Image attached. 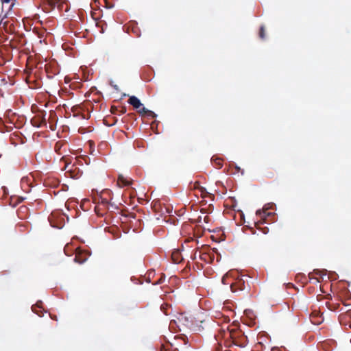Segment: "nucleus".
<instances>
[{"label":"nucleus","instance_id":"aec40b11","mask_svg":"<svg viewBox=\"0 0 351 351\" xmlns=\"http://www.w3.org/2000/svg\"><path fill=\"white\" fill-rule=\"evenodd\" d=\"M259 225H260V221L256 223V228L258 230H261L263 234H267L269 232V228L267 227L261 228L259 226Z\"/></svg>","mask_w":351,"mask_h":351},{"label":"nucleus","instance_id":"c85d7f7f","mask_svg":"<svg viewBox=\"0 0 351 351\" xmlns=\"http://www.w3.org/2000/svg\"><path fill=\"white\" fill-rule=\"evenodd\" d=\"M204 191H205V189L202 187V188L201 189V192H202V193H204Z\"/></svg>","mask_w":351,"mask_h":351},{"label":"nucleus","instance_id":"4468645a","mask_svg":"<svg viewBox=\"0 0 351 351\" xmlns=\"http://www.w3.org/2000/svg\"><path fill=\"white\" fill-rule=\"evenodd\" d=\"M3 8L8 5V12H10L16 3V0H1Z\"/></svg>","mask_w":351,"mask_h":351},{"label":"nucleus","instance_id":"b1692460","mask_svg":"<svg viewBox=\"0 0 351 351\" xmlns=\"http://www.w3.org/2000/svg\"><path fill=\"white\" fill-rule=\"evenodd\" d=\"M106 3V6L107 8H112L113 7V5L111 3H109L107 0H104Z\"/></svg>","mask_w":351,"mask_h":351},{"label":"nucleus","instance_id":"0eeeda50","mask_svg":"<svg viewBox=\"0 0 351 351\" xmlns=\"http://www.w3.org/2000/svg\"><path fill=\"white\" fill-rule=\"evenodd\" d=\"M66 141H58L56 143L54 146V151L58 154V155H63L66 152V149L65 147L66 146Z\"/></svg>","mask_w":351,"mask_h":351},{"label":"nucleus","instance_id":"7ed1b4c3","mask_svg":"<svg viewBox=\"0 0 351 351\" xmlns=\"http://www.w3.org/2000/svg\"><path fill=\"white\" fill-rule=\"evenodd\" d=\"M240 333V331L234 329H230L228 327L226 330L221 329L220 330V335L222 338L226 340L231 339L234 344H237V338Z\"/></svg>","mask_w":351,"mask_h":351},{"label":"nucleus","instance_id":"a878e982","mask_svg":"<svg viewBox=\"0 0 351 351\" xmlns=\"http://www.w3.org/2000/svg\"><path fill=\"white\" fill-rule=\"evenodd\" d=\"M160 351H169V349L166 348L164 345L161 346Z\"/></svg>","mask_w":351,"mask_h":351},{"label":"nucleus","instance_id":"f03ea898","mask_svg":"<svg viewBox=\"0 0 351 351\" xmlns=\"http://www.w3.org/2000/svg\"><path fill=\"white\" fill-rule=\"evenodd\" d=\"M233 279L234 281L230 282V289L232 292L236 293L245 289L246 285L243 276H239L237 272V275Z\"/></svg>","mask_w":351,"mask_h":351},{"label":"nucleus","instance_id":"423d86ee","mask_svg":"<svg viewBox=\"0 0 351 351\" xmlns=\"http://www.w3.org/2000/svg\"><path fill=\"white\" fill-rule=\"evenodd\" d=\"M88 258V254L86 252H84L80 249H76L75 256L74 261L79 263H84Z\"/></svg>","mask_w":351,"mask_h":351},{"label":"nucleus","instance_id":"6ab92c4d","mask_svg":"<svg viewBox=\"0 0 351 351\" xmlns=\"http://www.w3.org/2000/svg\"><path fill=\"white\" fill-rule=\"evenodd\" d=\"M61 161L64 162L65 165L64 167V169H66L69 167V165L71 163V158L68 156L63 155Z\"/></svg>","mask_w":351,"mask_h":351},{"label":"nucleus","instance_id":"f8f14e48","mask_svg":"<svg viewBox=\"0 0 351 351\" xmlns=\"http://www.w3.org/2000/svg\"><path fill=\"white\" fill-rule=\"evenodd\" d=\"M60 213L58 212H53L49 217V221L50 222V224L51 226L54 227V228H60L62 226V223L60 222V223H56L53 221L55 219V218L57 217L58 215H59Z\"/></svg>","mask_w":351,"mask_h":351},{"label":"nucleus","instance_id":"a211bd4d","mask_svg":"<svg viewBox=\"0 0 351 351\" xmlns=\"http://www.w3.org/2000/svg\"><path fill=\"white\" fill-rule=\"evenodd\" d=\"M256 215L257 216H258L261 219H263L264 221H266V216H269L271 215L270 213H267V210H258L256 212Z\"/></svg>","mask_w":351,"mask_h":351},{"label":"nucleus","instance_id":"1a4fd4ad","mask_svg":"<svg viewBox=\"0 0 351 351\" xmlns=\"http://www.w3.org/2000/svg\"><path fill=\"white\" fill-rule=\"evenodd\" d=\"M128 103L132 105L136 110L143 106L141 101L136 96H131L128 99Z\"/></svg>","mask_w":351,"mask_h":351},{"label":"nucleus","instance_id":"cd10ccee","mask_svg":"<svg viewBox=\"0 0 351 351\" xmlns=\"http://www.w3.org/2000/svg\"><path fill=\"white\" fill-rule=\"evenodd\" d=\"M121 114H124L126 112V108L125 107H123L120 111Z\"/></svg>","mask_w":351,"mask_h":351},{"label":"nucleus","instance_id":"4be33fe9","mask_svg":"<svg viewBox=\"0 0 351 351\" xmlns=\"http://www.w3.org/2000/svg\"><path fill=\"white\" fill-rule=\"evenodd\" d=\"M259 37L261 39H265V27L263 25H262L261 27H260V30H259Z\"/></svg>","mask_w":351,"mask_h":351},{"label":"nucleus","instance_id":"f3484780","mask_svg":"<svg viewBox=\"0 0 351 351\" xmlns=\"http://www.w3.org/2000/svg\"><path fill=\"white\" fill-rule=\"evenodd\" d=\"M211 161L214 167L217 169H221L223 167V161L220 158L213 156L211 158Z\"/></svg>","mask_w":351,"mask_h":351},{"label":"nucleus","instance_id":"393cba45","mask_svg":"<svg viewBox=\"0 0 351 351\" xmlns=\"http://www.w3.org/2000/svg\"><path fill=\"white\" fill-rule=\"evenodd\" d=\"M324 271H319L318 269H314L313 271V273L315 274L316 275H320Z\"/></svg>","mask_w":351,"mask_h":351},{"label":"nucleus","instance_id":"7c9ffc66","mask_svg":"<svg viewBox=\"0 0 351 351\" xmlns=\"http://www.w3.org/2000/svg\"><path fill=\"white\" fill-rule=\"evenodd\" d=\"M51 317L52 319H56V316H54V317H52V316H51Z\"/></svg>","mask_w":351,"mask_h":351},{"label":"nucleus","instance_id":"6e6552de","mask_svg":"<svg viewBox=\"0 0 351 351\" xmlns=\"http://www.w3.org/2000/svg\"><path fill=\"white\" fill-rule=\"evenodd\" d=\"M58 120V117L56 115V112L53 110H51L49 112V117H48V122L49 123V128L51 130H56V124Z\"/></svg>","mask_w":351,"mask_h":351},{"label":"nucleus","instance_id":"bb28decb","mask_svg":"<svg viewBox=\"0 0 351 351\" xmlns=\"http://www.w3.org/2000/svg\"><path fill=\"white\" fill-rule=\"evenodd\" d=\"M209 220H210V217L208 216H205L204 218V221L206 222V223H208L209 222Z\"/></svg>","mask_w":351,"mask_h":351},{"label":"nucleus","instance_id":"9d476101","mask_svg":"<svg viewBox=\"0 0 351 351\" xmlns=\"http://www.w3.org/2000/svg\"><path fill=\"white\" fill-rule=\"evenodd\" d=\"M236 275H237V271H229L226 274H225L223 276L222 280H221L222 283L224 285L230 284V282H229L228 281V280L230 278H235Z\"/></svg>","mask_w":351,"mask_h":351},{"label":"nucleus","instance_id":"f257e3e1","mask_svg":"<svg viewBox=\"0 0 351 351\" xmlns=\"http://www.w3.org/2000/svg\"><path fill=\"white\" fill-rule=\"evenodd\" d=\"M43 9L45 12H49L57 7L60 10L64 9L68 10L67 1L66 0H41Z\"/></svg>","mask_w":351,"mask_h":351},{"label":"nucleus","instance_id":"20e7f679","mask_svg":"<svg viewBox=\"0 0 351 351\" xmlns=\"http://www.w3.org/2000/svg\"><path fill=\"white\" fill-rule=\"evenodd\" d=\"M110 193L111 192L109 190H106L101 192L100 197L98 198V203L100 206H102L106 208H108Z\"/></svg>","mask_w":351,"mask_h":351},{"label":"nucleus","instance_id":"5701e85b","mask_svg":"<svg viewBox=\"0 0 351 351\" xmlns=\"http://www.w3.org/2000/svg\"><path fill=\"white\" fill-rule=\"evenodd\" d=\"M165 279V275L164 274H161L160 278L154 284V285H160L164 282Z\"/></svg>","mask_w":351,"mask_h":351},{"label":"nucleus","instance_id":"c756f323","mask_svg":"<svg viewBox=\"0 0 351 351\" xmlns=\"http://www.w3.org/2000/svg\"><path fill=\"white\" fill-rule=\"evenodd\" d=\"M67 248H68V246H66V247H64V252H65V253H66V250H67Z\"/></svg>","mask_w":351,"mask_h":351},{"label":"nucleus","instance_id":"2eb2a0df","mask_svg":"<svg viewBox=\"0 0 351 351\" xmlns=\"http://www.w3.org/2000/svg\"><path fill=\"white\" fill-rule=\"evenodd\" d=\"M52 69L51 65H45V70L46 72L48 73L49 77H52L53 75L58 73V69L57 66H53V69Z\"/></svg>","mask_w":351,"mask_h":351},{"label":"nucleus","instance_id":"39448f33","mask_svg":"<svg viewBox=\"0 0 351 351\" xmlns=\"http://www.w3.org/2000/svg\"><path fill=\"white\" fill-rule=\"evenodd\" d=\"M32 124L34 127L40 128L47 125V119L43 114H38L35 116L31 121Z\"/></svg>","mask_w":351,"mask_h":351},{"label":"nucleus","instance_id":"ddd939ff","mask_svg":"<svg viewBox=\"0 0 351 351\" xmlns=\"http://www.w3.org/2000/svg\"><path fill=\"white\" fill-rule=\"evenodd\" d=\"M118 184L120 186H129L132 184V180L125 178L123 175H119L118 177Z\"/></svg>","mask_w":351,"mask_h":351},{"label":"nucleus","instance_id":"dca6fc26","mask_svg":"<svg viewBox=\"0 0 351 351\" xmlns=\"http://www.w3.org/2000/svg\"><path fill=\"white\" fill-rule=\"evenodd\" d=\"M171 258L175 263H180L181 262L182 258L181 257L179 250H176L172 252Z\"/></svg>","mask_w":351,"mask_h":351},{"label":"nucleus","instance_id":"9b49d317","mask_svg":"<svg viewBox=\"0 0 351 351\" xmlns=\"http://www.w3.org/2000/svg\"><path fill=\"white\" fill-rule=\"evenodd\" d=\"M137 110H138V112L141 115H146V116L150 117L152 118L156 117V114L153 111L149 110L145 107H142V108L141 107Z\"/></svg>","mask_w":351,"mask_h":351},{"label":"nucleus","instance_id":"412c9836","mask_svg":"<svg viewBox=\"0 0 351 351\" xmlns=\"http://www.w3.org/2000/svg\"><path fill=\"white\" fill-rule=\"evenodd\" d=\"M42 302H38L35 305H33L32 308V311H34L36 314H38L39 316H41V315L37 311L36 308H42L41 306Z\"/></svg>","mask_w":351,"mask_h":351}]
</instances>
